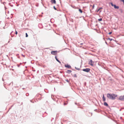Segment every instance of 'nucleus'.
I'll use <instances>...</instances> for the list:
<instances>
[{
    "instance_id": "f257e3e1",
    "label": "nucleus",
    "mask_w": 124,
    "mask_h": 124,
    "mask_svg": "<svg viewBox=\"0 0 124 124\" xmlns=\"http://www.w3.org/2000/svg\"><path fill=\"white\" fill-rule=\"evenodd\" d=\"M117 95L112 93V94L110 93H108L107 94V98L109 99L114 100H115L117 97Z\"/></svg>"
},
{
    "instance_id": "a211bd4d",
    "label": "nucleus",
    "mask_w": 124,
    "mask_h": 124,
    "mask_svg": "<svg viewBox=\"0 0 124 124\" xmlns=\"http://www.w3.org/2000/svg\"><path fill=\"white\" fill-rule=\"evenodd\" d=\"M108 39L110 40V41H111L112 40V39H110V38H108Z\"/></svg>"
},
{
    "instance_id": "ddd939ff",
    "label": "nucleus",
    "mask_w": 124,
    "mask_h": 124,
    "mask_svg": "<svg viewBox=\"0 0 124 124\" xmlns=\"http://www.w3.org/2000/svg\"><path fill=\"white\" fill-rule=\"evenodd\" d=\"M103 101H105L106 99H105V97H104V95H103Z\"/></svg>"
},
{
    "instance_id": "bb28decb",
    "label": "nucleus",
    "mask_w": 124,
    "mask_h": 124,
    "mask_svg": "<svg viewBox=\"0 0 124 124\" xmlns=\"http://www.w3.org/2000/svg\"><path fill=\"white\" fill-rule=\"evenodd\" d=\"M101 11H100V12H101Z\"/></svg>"
},
{
    "instance_id": "aec40b11",
    "label": "nucleus",
    "mask_w": 124,
    "mask_h": 124,
    "mask_svg": "<svg viewBox=\"0 0 124 124\" xmlns=\"http://www.w3.org/2000/svg\"><path fill=\"white\" fill-rule=\"evenodd\" d=\"M121 1L123 2L124 4V0H121Z\"/></svg>"
},
{
    "instance_id": "9b49d317",
    "label": "nucleus",
    "mask_w": 124,
    "mask_h": 124,
    "mask_svg": "<svg viewBox=\"0 0 124 124\" xmlns=\"http://www.w3.org/2000/svg\"><path fill=\"white\" fill-rule=\"evenodd\" d=\"M55 59H56V60L58 62L60 63H61V62L60 61H59L58 59H57V57L56 56H55Z\"/></svg>"
},
{
    "instance_id": "dca6fc26",
    "label": "nucleus",
    "mask_w": 124,
    "mask_h": 124,
    "mask_svg": "<svg viewBox=\"0 0 124 124\" xmlns=\"http://www.w3.org/2000/svg\"><path fill=\"white\" fill-rule=\"evenodd\" d=\"M102 20V18H100L98 19V20L99 21H101Z\"/></svg>"
},
{
    "instance_id": "1a4fd4ad",
    "label": "nucleus",
    "mask_w": 124,
    "mask_h": 124,
    "mask_svg": "<svg viewBox=\"0 0 124 124\" xmlns=\"http://www.w3.org/2000/svg\"><path fill=\"white\" fill-rule=\"evenodd\" d=\"M55 59H56V60L58 62L60 63H61V62L60 61H59L58 59H57V57L56 56H55Z\"/></svg>"
},
{
    "instance_id": "6ab92c4d",
    "label": "nucleus",
    "mask_w": 124,
    "mask_h": 124,
    "mask_svg": "<svg viewBox=\"0 0 124 124\" xmlns=\"http://www.w3.org/2000/svg\"><path fill=\"white\" fill-rule=\"evenodd\" d=\"M15 34L16 35L17 34V32L16 31Z\"/></svg>"
},
{
    "instance_id": "cd10ccee",
    "label": "nucleus",
    "mask_w": 124,
    "mask_h": 124,
    "mask_svg": "<svg viewBox=\"0 0 124 124\" xmlns=\"http://www.w3.org/2000/svg\"><path fill=\"white\" fill-rule=\"evenodd\" d=\"M23 56L24 57V55H23Z\"/></svg>"
},
{
    "instance_id": "412c9836",
    "label": "nucleus",
    "mask_w": 124,
    "mask_h": 124,
    "mask_svg": "<svg viewBox=\"0 0 124 124\" xmlns=\"http://www.w3.org/2000/svg\"><path fill=\"white\" fill-rule=\"evenodd\" d=\"M112 33V32H109V33L108 34H111Z\"/></svg>"
},
{
    "instance_id": "f03ea898",
    "label": "nucleus",
    "mask_w": 124,
    "mask_h": 124,
    "mask_svg": "<svg viewBox=\"0 0 124 124\" xmlns=\"http://www.w3.org/2000/svg\"><path fill=\"white\" fill-rule=\"evenodd\" d=\"M111 5L112 6H113L115 9H118L119 7L118 6H116L115 5L113 4L112 3H110Z\"/></svg>"
},
{
    "instance_id": "9d476101",
    "label": "nucleus",
    "mask_w": 124,
    "mask_h": 124,
    "mask_svg": "<svg viewBox=\"0 0 124 124\" xmlns=\"http://www.w3.org/2000/svg\"><path fill=\"white\" fill-rule=\"evenodd\" d=\"M55 59H56V60L58 62L60 63H61V62L60 61H59L58 59H57V57L56 56H55Z\"/></svg>"
},
{
    "instance_id": "423d86ee",
    "label": "nucleus",
    "mask_w": 124,
    "mask_h": 124,
    "mask_svg": "<svg viewBox=\"0 0 124 124\" xmlns=\"http://www.w3.org/2000/svg\"><path fill=\"white\" fill-rule=\"evenodd\" d=\"M119 99L121 100L124 101V96H120L119 98Z\"/></svg>"
},
{
    "instance_id": "4be33fe9",
    "label": "nucleus",
    "mask_w": 124,
    "mask_h": 124,
    "mask_svg": "<svg viewBox=\"0 0 124 124\" xmlns=\"http://www.w3.org/2000/svg\"><path fill=\"white\" fill-rule=\"evenodd\" d=\"M54 9L55 10H56V8H55V6H54Z\"/></svg>"
},
{
    "instance_id": "393cba45",
    "label": "nucleus",
    "mask_w": 124,
    "mask_h": 124,
    "mask_svg": "<svg viewBox=\"0 0 124 124\" xmlns=\"http://www.w3.org/2000/svg\"><path fill=\"white\" fill-rule=\"evenodd\" d=\"M94 7V5H93V7Z\"/></svg>"
},
{
    "instance_id": "b1692460",
    "label": "nucleus",
    "mask_w": 124,
    "mask_h": 124,
    "mask_svg": "<svg viewBox=\"0 0 124 124\" xmlns=\"http://www.w3.org/2000/svg\"><path fill=\"white\" fill-rule=\"evenodd\" d=\"M68 71L70 72H71V70H68Z\"/></svg>"
},
{
    "instance_id": "a878e982",
    "label": "nucleus",
    "mask_w": 124,
    "mask_h": 124,
    "mask_svg": "<svg viewBox=\"0 0 124 124\" xmlns=\"http://www.w3.org/2000/svg\"><path fill=\"white\" fill-rule=\"evenodd\" d=\"M66 103H64V105H66Z\"/></svg>"
},
{
    "instance_id": "20e7f679",
    "label": "nucleus",
    "mask_w": 124,
    "mask_h": 124,
    "mask_svg": "<svg viewBox=\"0 0 124 124\" xmlns=\"http://www.w3.org/2000/svg\"><path fill=\"white\" fill-rule=\"evenodd\" d=\"M57 51H51V53L53 55H55L57 54Z\"/></svg>"
},
{
    "instance_id": "7ed1b4c3",
    "label": "nucleus",
    "mask_w": 124,
    "mask_h": 124,
    "mask_svg": "<svg viewBox=\"0 0 124 124\" xmlns=\"http://www.w3.org/2000/svg\"><path fill=\"white\" fill-rule=\"evenodd\" d=\"M89 64L92 66H93L94 64V62H93L92 60H90L89 62Z\"/></svg>"
},
{
    "instance_id": "5701e85b",
    "label": "nucleus",
    "mask_w": 124,
    "mask_h": 124,
    "mask_svg": "<svg viewBox=\"0 0 124 124\" xmlns=\"http://www.w3.org/2000/svg\"><path fill=\"white\" fill-rule=\"evenodd\" d=\"M66 80V81H67V82H69V81L68 80H67H67Z\"/></svg>"
},
{
    "instance_id": "39448f33",
    "label": "nucleus",
    "mask_w": 124,
    "mask_h": 124,
    "mask_svg": "<svg viewBox=\"0 0 124 124\" xmlns=\"http://www.w3.org/2000/svg\"><path fill=\"white\" fill-rule=\"evenodd\" d=\"M90 69L89 68H86L83 69L82 70L84 71L88 72L90 71Z\"/></svg>"
},
{
    "instance_id": "f8f14e48",
    "label": "nucleus",
    "mask_w": 124,
    "mask_h": 124,
    "mask_svg": "<svg viewBox=\"0 0 124 124\" xmlns=\"http://www.w3.org/2000/svg\"><path fill=\"white\" fill-rule=\"evenodd\" d=\"M104 105L105 106H108V104L106 102H104Z\"/></svg>"
},
{
    "instance_id": "4468645a",
    "label": "nucleus",
    "mask_w": 124,
    "mask_h": 124,
    "mask_svg": "<svg viewBox=\"0 0 124 124\" xmlns=\"http://www.w3.org/2000/svg\"><path fill=\"white\" fill-rule=\"evenodd\" d=\"M102 8H101L99 9H98L97 10V12H98L101 9H102Z\"/></svg>"
},
{
    "instance_id": "6e6552de",
    "label": "nucleus",
    "mask_w": 124,
    "mask_h": 124,
    "mask_svg": "<svg viewBox=\"0 0 124 124\" xmlns=\"http://www.w3.org/2000/svg\"><path fill=\"white\" fill-rule=\"evenodd\" d=\"M51 2L55 4L56 2L55 0H51Z\"/></svg>"
},
{
    "instance_id": "c85d7f7f",
    "label": "nucleus",
    "mask_w": 124,
    "mask_h": 124,
    "mask_svg": "<svg viewBox=\"0 0 124 124\" xmlns=\"http://www.w3.org/2000/svg\"><path fill=\"white\" fill-rule=\"evenodd\" d=\"M106 43L107 44V42H106Z\"/></svg>"
},
{
    "instance_id": "f3484780",
    "label": "nucleus",
    "mask_w": 124,
    "mask_h": 124,
    "mask_svg": "<svg viewBox=\"0 0 124 124\" xmlns=\"http://www.w3.org/2000/svg\"><path fill=\"white\" fill-rule=\"evenodd\" d=\"M26 34V37H28V35H27V33H26V34Z\"/></svg>"
},
{
    "instance_id": "0eeeda50",
    "label": "nucleus",
    "mask_w": 124,
    "mask_h": 124,
    "mask_svg": "<svg viewBox=\"0 0 124 124\" xmlns=\"http://www.w3.org/2000/svg\"><path fill=\"white\" fill-rule=\"evenodd\" d=\"M65 67L67 68H70L71 67V66L70 65H68V64H67L66 65H65Z\"/></svg>"
},
{
    "instance_id": "2eb2a0df",
    "label": "nucleus",
    "mask_w": 124,
    "mask_h": 124,
    "mask_svg": "<svg viewBox=\"0 0 124 124\" xmlns=\"http://www.w3.org/2000/svg\"><path fill=\"white\" fill-rule=\"evenodd\" d=\"M79 12L81 13H82V11L81 10V9H79Z\"/></svg>"
}]
</instances>
